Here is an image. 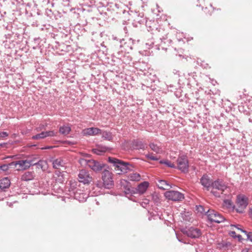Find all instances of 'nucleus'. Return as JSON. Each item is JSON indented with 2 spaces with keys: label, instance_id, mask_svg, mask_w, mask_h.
I'll use <instances>...</instances> for the list:
<instances>
[{
  "label": "nucleus",
  "instance_id": "f257e3e1",
  "mask_svg": "<svg viewBox=\"0 0 252 252\" xmlns=\"http://www.w3.org/2000/svg\"><path fill=\"white\" fill-rule=\"evenodd\" d=\"M146 26L149 32H151L152 34H155L161 40V43L159 45L161 49H166L167 48L165 46V44L168 45L172 41L171 39H167V33L161 27L158 28L157 22L155 21H147L146 22Z\"/></svg>",
  "mask_w": 252,
  "mask_h": 252
},
{
  "label": "nucleus",
  "instance_id": "f03ea898",
  "mask_svg": "<svg viewBox=\"0 0 252 252\" xmlns=\"http://www.w3.org/2000/svg\"><path fill=\"white\" fill-rule=\"evenodd\" d=\"M108 161L115 166V170L118 174L126 173L128 171L132 170L133 166L129 163L124 162L115 158L109 157Z\"/></svg>",
  "mask_w": 252,
  "mask_h": 252
},
{
  "label": "nucleus",
  "instance_id": "7ed1b4c3",
  "mask_svg": "<svg viewBox=\"0 0 252 252\" xmlns=\"http://www.w3.org/2000/svg\"><path fill=\"white\" fill-rule=\"evenodd\" d=\"M135 40L131 38H128L126 41L124 39H118L116 37H113L112 45L114 46L115 51L123 50L125 52H129L133 48Z\"/></svg>",
  "mask_w": 252,
  "mask_h": 252
},
{
  "label": "nucleus",
  "instance_id": "20e7f679",
  "mask_svg": "<svg viewBox=\"0 0 252 252\" xmlns=\"http://www.w3.org/2000/svg\"><path fill=\"white\" fill-rule=\"evenodd\" d=\"M79 163L82 166H88L95 173H99L105 167L106 164L93 159L80 158Z\"/></svg>",
  "mask_w": 252,
  "mask_h": 252
},
{
  "label": "nucleus",
  "instance_id": "39448f33",
  "mask_svg": "<svg viewBox=\"0 0 252 252\" xmlns=\"http://www.w3.org/2000/svg\"><path fill=\"white\" fill-rule=\"evenodd\" d=\"M76 186V183H73L70 184V186L68 190L70 197H73L74 199L78 200L80 202L85 201L88 197V195L77 188Z\"/></svg>",
  "mask_w": 252,
  "mask_h": 252
},
{
  "label": "nucleus",
  "instance_id": "423d86ee",
  "mask_svg": "<svg viewBox=\"0 0 252 252\" xmlns=\"http://www.w3.org/2000/svg\"><path fill=\"white\" fill-rule=\"evenodd\" d=\"M101 179L103 187L107 189L112 188L114 185L113 174L112 172L107 169H104L102 172Z\"/></svg>",
  "mask_w": 252,
  "mask_h": 252
},
{
  "label": "nucleus",
  "instance_id": "0eeeda50",
  "mask_svg": "<svg viewBox=\"0 0 252 252\" xmlns=\"http://www.w3.org/2000/svg\"><path fill=\"white\" fill-rule=\"evenodd\" d=\"M248 198L244 194H240L236 197V208L235 211L236 212L243 214L245 212V209L248 205Z\"/></svg>",
  "mask_w": 252,
  "mask_h": 252
},
{
  "label": "nucleus",
  "instance_id": "6e6552de",
  "mask_svg": "<svg viewBox=\"0 0 252 252\" xmlns=\"http://www.w3.org/2000/svg\"><path fill=\"white\" fill-rule=\"evenodd\" d=\"M177 166L176 168H177L183 173L188 172L189 164L187 156L184 155L179 156L177 159Z\"/></svg>",
  "mask_w": 252,
  "mask_h": 252
},
{
  "label": "nucleus",
  "instance_id": "1a4fd4ad",
  "mask_svg": "<svg viewBox=\"0 0 252 252\" xmlns=\"http://www.w3.org/2000/svg\"><path fill=\"white\" fill-rule=\"evenodd\" d=\"M208 220L211 222L220 223L224 220L223 216L213 209H209L205 212Z\"/></svg>",
  "mask_w": 252,
  "mask_h": 252
},
{
  "label": "nucleus",
  "instance_id": "9d476101",
  "mask_svg": "<svg viewBox=\"0 0 252 252\" xmlns=\"http://www.w3.org/2000/svg\"><path fill=\"white\" fill-rule=\"evenodd\" d=\"M164 196L167 199L174 201H180L184 199V194L175 190L166 191Z\"/></svg>",
  "mask_w": 252,
  "mask_h": 252
},
{
  "label": "nucleus",
  "instance_id": "9b49d317",
  "mask_svg": "<svg viewBox=\"0 0 252 252\" xmlns=\"http://www.w3.org/2000/svg\"><path fill=\"white\" fill-rule=\"evenodd\" d=\"M78 176L79 182L82 183L84 184H89L93 180V178L89 172L85 169L80 170Z\"/></svg>",
  "mask_w": 252,
  "mask_h": 252
},
{
  "label": "nucleus",
  "instance_id": "f8f14e48",
  "mask_svg": "<svg viewBox=\"0 0 252 252\" xmlns=\"http://www.w3.org/2000/svg\"><path fill=\"white\" fill-rule=\"evenodd\" d=\"M212 187L221 191L222 194L228 188V186L222 179H218L212 183Z\"/></svg>",
  "mask_w": 252,
  "mask_h": 252
},
{
  "label": "nucleus",
  "instance_id": "ddd939ff",
  "mask_svg": "<svg viewBox=\"0 0 252 252\" xmlns=\"http://www.w3.org/2000/svg\"><path fill=\"white\" fill-rule=\"evenodd\" d=\"M114 56L118 59H120L123 63L125 64L129 63L131 61V57L128 55L123 53V50L122 49L120 51H116L114 53Z\"/></svg>",
  "mask_w": 252,
  "mask_h": 252
},
{
  "label": "nucleus",
  "instance_id": "4468645a",
  "mask_svg": "<svg viewBox=\"0 0 252 252\" xmlns=\"http://www.w3.org/2000/svg\"><path fill=\"white\" fill-rule=\"evenodd\" d=\"M188 236L191 238H199L202 234L201 230L197 228L190 227L186 232Z\"/></svg>",
  "mask_w": 252,
  "mask_h": 252
},
{
  "label": "nucleus",
  "instance_id": "2eb2a0df",
  "mask_svg": "<svg viewBox=\"0 0 252 252\" xmlns=\"http://www.w3.org/2000/svg\"><path fill=\"white\" fill-rule=\"evenodd\" d=\"M213 182L210 180V177L206 174H203L200 179L201 185L206 189L207 190H209L210 187H212V183Z\"/></svg>",
  "mask_w": 252,
  "mask_h": 252
},
{
  "label": "nucleus",
  "instance_id": "dca6fc26",
  "mask_svg": "<svg viewBox=\"0 0 252 252\" xmlns=\"http://www.w3.org/2000/svg\"><path fill=\"white\" fill-rule=\"evenodd\" d=\"M101 130L97 127H90L84 129L82 133L85 136L96 135L101 133Z\"/></svg>",
  "mask_w": 252,
  "mask_h": 252
},
{
  "label": "nucleus",
  "instance_id": "f3484780",
  "mask_svg": "<svg viewBox=\"0 0 252 252\" xmlns=\"http://www.w3.org/2000/svg\"><path fill=\"white\" fill-rule=\"evenodd\" d=\"M149 186V182L144 181L140 183L135 189L136 192L142 194L146 192Z\"/></svg>",
  "mask_w": 252,
  "mask_h": 252
},
{
  "label": "nucleus",
  "instance_id": "a211bd4d",
  "mask_svg": "<svg viewBox=\"0 0 252 252\" xmlns=\"http://www.w3.org/2000/svg\"><path fill=\"white\" fill-rule=\"evenodd\" d=\"M13 163L14 164V168L18 165L19 166L18 170H26L29 168L28 164V162L26 159L13 161Z\"/></svg>",
  "mask_w": 252,
  "mask_h": 252
},
{
  "label": "nucleus",
  "instance_id": "6ab92c4d",
  "mask_svg": "<svg viewBox=\"0 0 252 252\" xmlns=\"http://www.w3.org/2000/svg\"><path fill=\"white\" fill-rule=\"evenodd\" d=\"M10 185V181L7 177L3 178L0 180V189L4 190L8 188Z\"/></svg>",
  "mask_w": 252,
  "mask_h": 252
},
{
  "label": "nucleus",
  "instance_id": "aec40b11",
  "mask_svg": "<svg viewBox=\"0 0 252 252\" xmlns=\"http://www.w3.org/2000/svg\"><path fill=\"white\" fill-rule=\"evenodd\" d=\"M146 145L142 141L138 140H135L132 142V147L136 150H144Z\"/></svg>",
  "mask_w": 252,
  "mask_h": 252
},
{
  "label": "nucleus",
  "instance_id": "412c9836",
  "mask_svg": "<svg viewBox=\"0 0 252 252\" xmlns=\"http://www.w3.org/2000/svg\"><path fill=\"white\" fill-rule=\"evenodd\" d=\"M108 149L109 148L106 146L98 145L96 148L93 149V151L94 154L97 155H101L105 153Z\"/></svg>",
  "mask_w": 252,
  "mask_h": 252
},
{
  "label": "nucleus",
  "instance_id": "4be33fe9",
  "mask_svg": "<svg viewBox=\"0 0 252 252\" xmlns=\"http://www.w3.org/2000/svg\"><path fill=\"white\" fill-rule=\"evenodd\" d=\"M33 178L34 175L33 172L27 171L21 176V179L22 181H28L32 180Z\"/></svg>",
  "mask_w": 252,
  "mask_h": 252
},
{
  "label": "nucleus",
  "instance_id": "5701e85b",
  "mask_svg": "<svg viewBox=\"0 0 252 252\" xmlns=\"http://www.w3.org/2000/svg\"><path fill=\"white\" fill-rule=\"evenodd\" d=\"M65 163L63 160L61 158H57L53 161L52 164L54 168L59 169L60 167H63Z\"/></svg>",
  "mask_w": 252,
  "mask_h": 252
},
{
  "label": "nucleus",
  "instance_id": "b1692460",
  "mask_svg": "<svg viewBox=\"0 0 252 252\" xmlns=\"http://www.w3.org/2000/svg\"><path fill=\"white\" fill-rule=\"evenodd\" d=\"M157 185L158 188L162 190H165L167 189V187H171L170 185L168 183V182L166 181L163 180H158Z\"/></svg>",
  "mask_w": 252,
  "mask_h": 252
},
{
  "label": "nucleus",
  "instance_id": "393cba45",
  "mask_svg": "<svg viewBox=\"0 0 252 252\" xmlns=\"http://www.w3.org/2000/svg\"><path fill=\"white\" fill-rule=\"evenodd\" d=\"M39 158L36 156H32L28 157L26 160L28 162V166L30 167L32 166L35 165Z\"/></svg>",
  "mask_w": 252,
  "mask_h": 252
},
{
  "label": "nucleus",
  "instance_id": "a878e982",
  "mask_svg": "<svg viewBox=\"0 0 252 252\" xmlns=\"http://www.w3.org/2000/svg\"><path fill=\"white\" fill-rule=\"evenodd\" d=\"M223 205L227 209L235 210V206L233 204L232 201L230 199H224L223 201Z\"/></svg>",
  "mask_w": 252,
  "mask_h": 252
},
{
  "label": "nucleus",
  "instance_id": "bb28decb",
  "mask_svg": "<svg viewBox=\"0 0 252 252\" xmlns=\"http://www.w3.org/2000/svg\"><path fill=\"white\" fill-rule=\"evenodd\" d=\"M71 130V128L68 126L63 125L60 127L59 132L64 135L68 134Z\"/></svg>",
  "mask_w": 252,
  "mask_h": 252
},
{
  "label": "nucleus",
  "instance_id": "cd10ccee",
  "mask_svg": "<svg viewBox=\"0 0 252 252\" xmlns=\"http://www.w3.org/2000/svg\"><path fill=\"white\" fill-rule=\"evenodd\" d=\"M134 24H142L145 21V19L143 17V14H136L133 20Z\"/></svg>",
  "mask_w": 252,
  "mask_h": 252
},
{
  "label": "nucleus",
  "instance_id": "c85d7f7f",
  "mask_svg": "<svg viewBox=\"0 0 252 252\" xmlns=\"http://www.w3.org/2000/svg\"><path fill=\"white\" fill-rule=\"evenodd\" d=\"M128 177L129 180L132 181H139L141 179L140 174L136 173L130 174Z\"/></svg>",
  "mask_w": 252,
  "mask_h": 252
},
{
  "label": "nucleus",
  "instance_id": "c756f323",
  "mask_svg": "<svg viewBox=\"0 0 252 252\" xmlns=\"http://www.w3.org/2000/svg\"><path fill=\"white\" fill-rule=\"evenodd\" d=\"M100 134H102V137L105 140L110 141L113 139L112 133L110 132L104 131H101Z\"/></svg>",
  "mask_w": 252,
  "mask_h": 252
},
{
  "label": "nucleus",
  "instance_id": "7c9ffc66",
  "mask_svg": "<svg viewBox=\"0 0 252 252\" xmlns=\"http://www.w3.org/2000/svg\"><path fill=\"white\" fill-rule=\"evenodd\" d=\"M149 147L152 150L157 154L160 153L162 151L161 148L154 143H150L149 144Z\"/></svg>",
  "mask_w": 252,
  "mask_h": 252
},
{
  "label": "nucleus",
  "instance_id": "2f4dec72",
  "mask_svg": "<svg viewBox=\"0 0 252 252\" xmlns=\"http://www.w3.org/2000/svg\"><path fill=\"white\" fill-rule=\"evenodd\" d=\"M14 164L13 161L8 164H3L0 166V169L3 171H6L9 168H14Z\"/></svg>",
  "mask_w": 252,
  "mask_h": 252
},
{
  "label": "nucleus",
  "instance_id": "473e14b6",
  "mask_svg": "<svg viewBox=\"0 0 252 252\" xmlns=\"http://www.w3.org/2000/svg\"><path fill=\"white\" fill-rule=\"evenodd\" d=\"M159 163L161 164H165L167 167L173 168H176V166L174 164L171 163L170 161L168 160H160L159 161Z\"/></svg>",
  "mask_w": 252,
  "mask_h": 252
},
{
  "label": "nucleus",
  "instance_id": "72a5a7b5",
  "mask_svg": "<svg viewBox=\"0 0 252 252\" xmlns=\"http://www.w3.org/2000/svg\"><path fill=\"white\" fill-rule=\"evenodd\" d=\"M46 164V162L43 160L38 159L37 162L35 165L36 166V167L38 169H43L44 166Z\"/></svg>",
  "mask_w": 252,
  "mask_h": 252
},
{
  "label": "nucleus",
  "instance_id": "f704fd0d",
  "mask_svg": "<svg viewBox=\"0 0 252 252\" xmlns=\"http://www.w3.org/2000/svg\"><path fill=\"white\" fill-rule=\"evenodd\" d=\"M46 137L45 131H42L40 133L32 136L33 139H43Z\"/></svg>",
  "mask_w": 252,
  "mask_h": 252
},
{
  "label": "nucleus",
  "instance_id": "c9c22d12",
  "mask_svg": "<svg viewBox=\"0 0 252 252\" xmlns=\"http://www.w3.org/2000/svg\"><path fill=\"white\" fill-rule=\"evenodd\" d=\"M241 231L242 232L244 233L247 235V239L252 242V232H248L247 231L243 230V229H241Z\"/></svg>",
  "mask_w": 252,
  "mask_h": 252
},
{
  "label": "nucleus",
  "instance_id": "e433bc0d",
  "mask_svg": "<svg viewBox=\"0 0 252 252\" xmlns=\"http://www.w3.org/2000/svg\"><path fill=\"white\" fill-rule=\"evenodd\" d=\"M55 175L59 178V180L60 181H63V172L60 171H56L55 173Z\"/></svg>",
  "mask_w": 252,
  "mask_h": 252
},
{
  "label": "nucleus",
  "instance_id": "4c0bfd02",
  "mask_svg": "<svg viewBox=\"0 0 252 252\" xmlns=\"http://www.w3.org/2000/svg\"><path fill=\"white\" fill-rule=\"evenodd\" d=\"M71 48L70 46L69 45H65L63 44L61 45V48L59 49L62 51L68 52L69 51V49Z\"/></svg>",
  "mask_w": 252,
  "mask_h": 252
},
{
  "label": "nucleus",
  "instance_id": "58836bf2",
  "mask_svg": "<svg viewBox=\"0 0 252 252\" xmlns=\"http://www.w3.org/2000/svg\"><path fill=\"white\" fill-rule=\"evenodd\" d=\"M146 157L154 161H156L158 159V158L157 157L154 156L152 153H149L148 154H147L146 155Z\"/></svg>",
  "mask_w": 252,
  "mask_h": 252
},
{
  "label": "nucleus",
  "instance_id": "ea45409f",
  "mask_svg": "<svg viewBox=\"0 0 252 252\" xmlns=\"http://www.w3.org/2000/svg\"><path fill=\"white\" fill-rule=\"evenodd\" d=\"M154 45V42L152 39L149 40L146 43L145 45L146 48L148 49H150L153 48Z\"/></svg>",
  "mask_w": 252,
  "mask_h": 252
},
{
  "label": "nucleus",
  "instance_id": "a19ab883",
  "mask_svg": "<svg viewBox=\"0 0 252 252\" xmlns=\"http://www.w3.org/2000/svg\"><path fill=\"white\" fill-rule=\"evenodd\" d=\"M46 133V136L48 137H52L56 135V133H55L53 130H50V131H45Z\"/></svg>",
  "mask_w": 252,
  "mask_h": 252
},
{
  "label": "nucleus",
  "instance_id": "79ce46f5",
  "mask_svg": "<svg viewBox=\"0 0 252 252\" xmlns=\"http://www.w3.org/2000/svg\"><path fill=\"white\" fill-rule=\"evenodd\" d=\"M8 136V133L6 132H0V140L3 139V138L7 137Z\"/></svg>",
  "mask_w": 252,
  "mask_h": 252
},
{
  "label": "nucleus",
  "instance_id": "37998d69",
  "mask_svg": "<svg viewBox=\"0 0 252 252\" xmlns=\"http://www.w3.org/2000/svg\"><path fill=\"white\" fill-rule=\"evenodd\" d=\"M149 203V200L147 199H145L144 200V201L143 202H142L141 203V205L143 207H146V206H147V204H148Z\"/></svg>",
  "mask_w": 252,
  "mask_h": 252
},
{
  "label": "nucleus",
  "instance_id": "c03bdc74",
  "mask_svg": "<svg viewBox=\"0 0 252 252\" xmlns=\"http://www.w3.org/2000/svg\"><path fill=\"white\" fill-rule=\"evenodd\" d=\"M211 192L217 197H220V193L217 191L212 190Z\"/></svg>",
  "mask_w": 252,
  "mask_h": 252
},
{
  "label": "nucleus",
  "instance_id": "a18cd8bd",
  "mask_svg": "<svg viewBox=\"0 0 252 252\" xmlns=\"http://www.w3.org/2000/svg\"><path fill=\"white\" fill-rule=\"evenodd\" d=\"M197 209L198 210V211L200 212L201 213H202L203 212H205L203 207L201 205L197 206Z\"/></svg>",
  "mask_w": 252,
  "mask_h": 252
},
{
  "label": "nucleus",
  "instance_id": "49530a36",
  "mask_svg": "<svg viewBox=\"0 0 252 252\" xmlns=\"http://www.w3.org/2000/svg\"><path fill=\"white\" fill-rule=\"evenodd\" d=\"M81 155L83 157L81 158H86V159H88V158H90V155L89 154H87V153H81Z\"/></svg>",
  "mask_w": 252,
  "mask_h": 252
},
{
  "label": "nucleus",
  "instance_id": "de8ad7c7",
  "mask_svg": "<svg viewBox=\"0 0 252 252\" xmlns=\"http://www.w3.org/2000/svg\"><path fill=\"white\" fill-rule=\"evenodd\" d=\"M173 73L175 75H177L178 76H180V71L178 70L174 69L173 70Z\"/></svg>",
  "mask_w": 252,
  "mask_h": 252
},
{
  "label": "nucleus",
  "instance_id": "09e8293b",
  "mask_svg": "<svg viewBox=\"0 0 252 252\" xmlns=\"http://www.w3.org/2000/svg\"><path fill=\"white\" fill-rule=\"evenodd\" d=\"M241 252H252V248H245L242 250Z\"/></svg>",
  "mask_w": 252,
  "mask_h": 252
},
{
  "label": "nucleus",
  "instance_id": "8fccbe9b",
  "mask_svg": "<svg viewBox=\"0 0 252 252\" xmlns=\"http://www.w3.org/2000/svg\"><path fill=\"white\" fill-rule=\"evenodd\" d=\"M96 186L99 188H101L102 187H103V183H101L100 182H98V183L95 184Z\"/></svg>",
  "mask_w": 252,
  "mask_h": 252
},
{
  "label": "nucleus",
  "instance_id": "3c124183",
  "mask_svg": "<svg viewBox=\"0 0 252 252\" xmlns=\"http://www.w3.org/2000/svg\"><path fill=\"white\" fill-rule=\"evenodd\" d=\"M125 192L126 194L132 193L131 189L129 188L126 189V190L125 191Z\"/></svg>",
  "mask_w": 252,
  "mask_h": 252
},
{
  "label": "nucleus",
  "instance_id": "603ef678",
  "mask_svg": "<svg viewBox=\"0 0 252 252\" xmlns=\"http://www.w3.org/2000/svg\"><path fill=\"white\" fill-rule=\"evenodd\" d=\"M230 235L232 237H234V238H236V232L235 231H231L230 232Z\"/></svg>",
  "mask_w": 252,
  "mask_h": 252
},
{
  "label": "nucleus",
  "instance_id": "864d4df0",
  "mask_svg": "<svg viewBox=\"0 0 252 252\" xmlns=\"http://www.w3.org/2000/svg\"><path fill=\"white\" fill-rule=\"evenodd\" d=\"M249 215L250 217L252 219V207L250 209Z\"/></svg>",
  "mask_w": 252,
  "mask_h": 252
},
{
  "label": "nucleus",
  "instance_id": "5fc2aeb1",
  "mask_svg": "<svg viewBox=\"0 0 252 252\" xmlns=\"http://www.w3.org/2000/svg\"><path fill=\"white\" fill-rule=\"evenodd\" d=\"M6 143H0V148H1V147H5L6 146Z\"/></svg>",
  "mask_w": 252,
  "mask_h": 252
},
{
  "label": "nucleus",
  "instance_id": "6e6d98bb",
  "mask_svg": "<svg viewBox=\"0 0 252 252\" xmlns=\"http://www.w3.org/2000/svg\"><path fill=\"white\" fill-rule=\"evenodd\" d=\"M51 148H52L51 146H46V147H44L43 148H42V149L45 150V149H51Z\"/></svg>",
  "mask_w": 252,
  "mask_h": 252
},
{
  "label": "nucleus",
  "instance_id": "4d7b16f0",
  "mask_svg": "<svg viewBox=\"0 0 252 252\" xmlns=\"http://www.w3.org/2000/svg\"><path fill=\"white\" fill-rule=\"evenodd\" d=\"M232 226H234L236 228H237L238 229L241 230L242 229L241 228H240L239 226V225H231Z\"/></svg>",
  "mask_w": 252,
  "mask_h": 252
},
{
  "label": "nucleus",
  "instance_id": "13d9d810",
  "mask_svg": "<svg viewBox=\"0 0 252 252\" xmlns=\"http://www.w3.org/2000/svg\"><path fill=\"white\" fill-rule=\"evenodd\" d=\"M116 2H121V3H123L125 2V1L126 0H114Z\"/></svg>",
  "mask_w": 252,
  "mask_h": 252
},
{
  "label": "nucleus",
  "instance_id": "bf43d9fd",
  "mask_svg": "<svg viewBox=\"0 0 252 252\" xmlns=\"http://www.w3.org/2000/svg\"><path fill=\"white\" fill-rule=\"evenodd\" d=\"M236 237H237V236H236ZM237 237L240 238V237H241V236L240 235H239L237 236Z\"/></svg>",
  "mask_w": 252,
  "mask_h": 252
},
{
  "label": "nucleus",
  "instance_id": "052dcab7",
  "mask_svg": "<svg viewBox=\"0 0 252 252\" xmlns=\"http://www.w3.org/2000/svg\"><path fill=\"white\" fill-rule=\"evenodd\" d=\"M178 240H179V241H180V242H182V240H180V239H178Z\"/></svg>",
  "mask_w": 252,
  "mask_h": 252
},
{
  "label": "nucleus",
  "instance_id": "680f3d73",
  "mask_svg": "<svg viewBox=\"0 0 252 252\" xmlns=\"http://www.w3.org/2000/svg\"><path fill=\"white\" fill-rule=\"evenodd\" d=\"M62 200L64 201V198H63Z\"/></svg>",
  "mask_w": 252,
  "mask_h": 252
},
{
  "label": "nucleus",
  "instance_id": "e2e57ef3",
  "mask_svg": "<svg viewBox=\"0 0 252 252\" xmlns=\"http://www.w3.org/2000/svg\"><path fill=\"white\" fill-rule=\"evenodd\" d=\"M101 45L102 46H103V43H101Z\"/></svg>",
  "mask_w": 252,
  "mask_h": 252
},
{
  "label": "nucleus",
  "instance_id": "0e129e2a",
  "mask_svg": "<svg viewBox=\"0 0 252 252\" xmlns=\"http://www.w3.org/2000/svg\"><path fill=\"white\" fill-rule=\"evenodd\" d=\"M9 206H11V203H10Z\"/></svg>",
  "mask_w": 252,
  "mask_h": 252
}]
</instances>
